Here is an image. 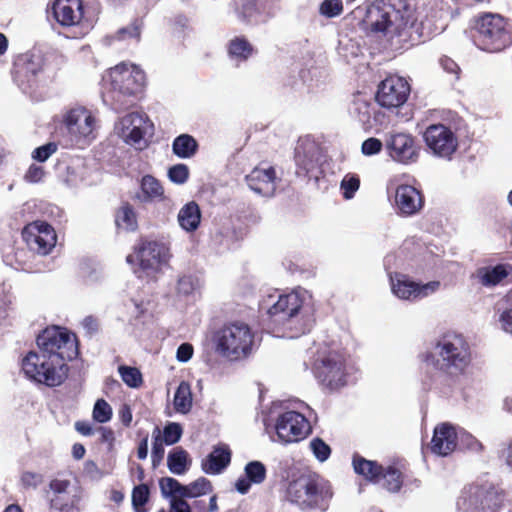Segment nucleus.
<instances>
[{"mask_svg":"<svg viewBox=\"0 0 512 512\" xmlns=\"http://www.w3.org/2000/svg\"><path fill=\"white\" fill-rule=\"evenodd\" d=\"M421 359L431 364L443 376L439 382L426 384L427 389L450 396L456 389L461 388V379L467 376L473 357L471 346L463 335L446 333L436 341L434 351L423 353Z\"/></svg>","mask_w":512,"mask_h":512,"instance_id":"f257e3e1","label":"nucleus"},{"mask_svg":"<svg viewBox=\"0 0 512 512\" xmlns=\"http://www.w3.org/2000/svg\"><path fill=\"white\" fill-rule=\"evenodd\" d=\"M333 496L331 482L310 470L293 475L285 492L286 500L302 512H326Z\"/></svg>","mask_w":512,"mask_h":512,"instance_id":"f03ea898","label":"nucleus"},{"mask_svg":"<svg viewBox=\"0 0 512 512\" xmlns=\"http://www.w3.org/2000/svg\"><path fill=\"white\" fill-rule=\"evenodd\" d=\"M108 76L113 108L123 112L134 107L145 89L144 71L134 64L122 62L110 68Z\"/></svg>","mask_w":512,"mask_h":512,"instance_id":"7ed1b4c3","label":"nucleus"},{"mask_svg":"<svg viewBox=\"0 0 512 512\" xmlns=\"http://www.w3.org/2000/svg\"><path fill=\"white\" fill-rule=\"evenodd\" d=\"M57 70L58 67H52V61L48 57L41 53L26 52L15 59L12 76L24 93L34 94L55 79Z\"/></svg>","mask_w":512,"mask_h":512,"instance_id":"20e7f679","label":"nucleus"},{"mask_svg":"<svg viewBox=\"0 0 512 512\" xmlns=\"http://www.w3.org/2000/svg\"><path fill=\"white\" fill-rule=\"evenodd\" d=\"M255 334L251 327L241 321L224 324L212 335L215 352L229 361L248 358L253 349Z\"/></svg>","mask_w":512,"mask_h":512,"instance_id":"39448f33","label":"nucleus"},{"mask_svg":"<svg viewBox=\"0 0 512 512\" xmlns=\"http://www.w3.org/2000/svg\"><path fill=\"white\" fill-rule=\"evenodd\" d=\"M311 370L325 389L336 391L347 385V359L343 352L328 345H320L312 354Z\"/></svg>","mask_w":512,"mask_h":512,"instance_id":"423d86ee","label":"nucleus"},{"mask_svg":"<svg viewBox=\"0 0 512 512\" xmlns=\"http://www.w3.org/2000/svg\"><path fill=\"white\" fill-rule=\"evenodd\" d=\"M21 366L28 379L47 387L62 385L70 370L67 363L53 358L44 351L28 352L22 359Z\"/></svg>","mask_w":512,"mask_h":512,"instance_id":"0eeeda50","label":"nucleus"},{"mask_svg":"<svg viewBox=\"0 0 512 512\" xmlns=\"http://www.w3.org/2000/svg\"><path fill=\"white\" fill-rule=\"evenodd\" d=\"M504 495L491 483L473 482L466 485L457 500L462 512H498L502 507Z\"/></svg>","mask_w":512,"mask_h":512,"instance_id":"6e6552de","label":"nucleus"},{"mask_svg":"<svg viewBox=\"0 0 512 512\" xmlns=\"http://www.w3.org/2000/svg\"><path fill=\"white\" fill-rule=\"evenodd\" d=\"M40 351H44L57 360H74L79 355L77 335L66 327L50 326L45 328L37 337Z\"/></svg>","mask_w":512,"mask_h":512,"instance_id":"1a4fd4ad","label":"nucleus"},{"mask_svg":"<svg viewBox=\"0 0 512 512\" xmlns=\"http://www.w3.org/2000/svg\"><path fill=\"white\" fill-rule=\"evenodd\" d=\"M476 40L482 50L500 52L512 43L508 23L499 14L485 13L476 21Z\"/></svg>","mask_w":512,"mask_h":512,"instance_id":"9d476101","label":"nucleus"},{"mask_svg":"<svg viewBox=\"0 0 512 512\" xmlns=\"http://www.w3.org/2000/svg\"><path fill=\"white\" fill-rule=\"evenodd\" d=\"M168 246L158 241L141 239L134 247V253L126 257L129 264L138 261L139 268L144 272H157L170 259Z\"/></svg>","mask_w":512,"mask_h":512,"instance_id":"9b49d317","label":"nucleus"},{"mask_svg":"<svg viewBox=\"0 0 512 512\" xmlns=\"http://www.w3.org/2000/svg\"><path fill=\"white\" fill-rule=\"evenodd\" d=\"M423 139L427 150L436 157L451 160L458 149V137L448 126L438 123L429 125Z\"/></svg>","mask_w":512,"mask_h":512,"instance_id":"f8f14e48","label":"nucleus"},{"mask_svg":"<svg viewBox=\"0 0 512 512\" xmlns=\"http://www.w3.org/2000/svg\"><path fill=\"white\" fill-rule=\"evenodd\" d=\"M401 0H376L367 7L363 23L373 32H385L395 22L402 19L399 9L396 8Z\"/></svg>","mask_w":512,"mask_h":512,"instance_id":"ddd939ff","label":"nucleus"},{"mask_svg":"<svg viewBox=\"0 0 512 512\" xmlns=\"http://www.w3.org/2000/svg\"><path fill=\"white\" fill-rule=\"evenodd\" d=\"M22 238L31 251L42 256L51 253L57 243L55 229L42 220L26 224L22 229Z\"/></svg>","mask_w":512,"mask_h":512,"instance_id":"4468645a","label":"nucleus"},{"mask_svg":"<svg viewBox=\"0 0 512 512\" xmlns=\"http://www.w3.org/2000/svg\"><path fill=\"white\" fill-rule=\"evenodd\" d=\"M410 91V84L405 78L389 75L378 85L375 99L381 107L398 108L406 103Z\"/></svg>","mask_w":512,"mask_h":512,"instance_id":"2eb2a0df","label":"nucleus"},{"mask_svg":"<svg viewBox=\"0 0 512 512\" xmlns=\"http://www.w3.org/2000/svg\"><path fill=\"white\" fill-rule=\"evenodd\" d=\"M275 429L278 439L287 444L306 438L311 431V426L303 414L297 411H286L278 416Z\"/></svg>","mask_w":512,"mask_h":512,"instance_id":"dca6fc26","label":"nucleus"},{"mask_svg":"<svg viewBox=\"0 0 512 512\" xmlns=\"http://www.w3.org/2000/svg\"><path fill=\"white\" fill-rule=\"evenodd\" d=\"M64 127L70 137V141L79 144L82 141L93 138L96 119L91 111L84 107L69 110L63 119Z\"/></svg>","mask_w":512,"mask_h":512,"instance_id":"f3484780","label":"nucleus"},{"mask_svg":"<svg viewBox=\"0 0 512 512\" xmlns=\"http://www.w3.org/2000/svg\"><path fill=\"white\" fill-rule=\"evenodd\" d=\"M385 148L388 156L401 164H412L419 158L420 147L416 138L408 133L390 134L385 141Z\"/></svg>","mask_w":512,"mask_h":512,"instance_id":"a211bd4d","label":"nucleus"},{"mask_svg":"<svg viewBox=\"0 0 512 512\" xmlns=\"http://www.w3.org/2000/svg\"><path fill=\"white\" fill-rule=\"evenodd\" d=\"M71 486L69 479L54 478L49 482V509L50 512H78L82 499L81 490L71 496L68 489Z\"/></svg>","mask_w":512,"mask_h":512,"instance_id":"6ab92c4d","label":"nucleus"},{"mask_svg":"<svg viewBox=\"0 0 512 512\" xmlns=\"http://www.w3.org/2000/svg\"><path fill=\"white\" fill-rule=\"evenodd\" d=\"M149 124L150 120L147 114L131 112L120 120V135L126 143L142 150L147 146L144 136Z\"/></svg>","mask_w":512,"mask_h":512,"instance_id":"aec40b11","label":"nucleus"},{"mask_svg":"<svg viewBox=\"0 0 512 512\" xmlns=\"http://www.w3.org/2000/svg\"><path fill=\"white\" fill-rule=\"evenodd\" d=\"M277 175L273 166L261 162L246 175L245 181L249 188L264 197H271L277 189Z\"/></svg>","mask_w":512,"mask_h":512,"instance_id":"412c9836","label":"nucleus"},{"mask_svg":"<svg viewBox=\"0 0 512 512\" xmlns=\"http://www.w3.org/2000/svg\"><path fill=\"white\" fill-rule=\"evenodd\" d=\"M52 16L62 27H74L84 18L83 0H54L51 5Z\"/></svg>","mask_w":512,"mask_h":512,"instance_id":"4be33fe9","label":"nucleus"},{"mask_svg":"<svg viewBox=\"0 0 512 512\" xmlns=\"http://www.w3.org/2000/svg\"><path fill=\"white\" fill-rule=\"evenodd\" d=\"M304 301L303 294L297 290L281 294L278 300L268 309V314L280 321L289 320L300 312Z\"/></svg>","mask_w":512,"mask_h":512,"instance_id":"5701e85b","label":"nucleus"},{"mask_svg":"<svg viewBox=\"0 0 512 512\" xmlns=\"http://www.w3.org/2000/svg\"><path fill=\"white\" fill-rule=\"evenodd\" d=\"M395 203L401 215L412 216L424 206V196L414 186L402 184L397 187Z\"/></svg>","mask_w":512,"mask_h":512,"instance_id":"b1692460","label":"nucleus"},{"mask_svg":"<svg viewBox=\"0 0 512 512\" xmlns=\"http://www.w3.org/2000/svg\"><path fill=\"white\" fill-rule=\"evenodd\" d=\"M457 432L453 425L442 423L435 427L430 449L434 454L447 456L457 447Z\"/></svg>","mask_w":512,"mask_h":512,"instance_id":"393cba45","label":"nucleus"},{"mask_svg":"<svg viewBox=\"0 0 512 512\" xmlns=\"http://www.w3.org/2000/svg\"><path fill=\"white\" fill-rule=\"evenodd\" d=\"M439 287V281H431L420 285L414 281L404 278L398 279L397 282L393 284L392 289L395 295L399 298L409 300L428 296L430 293L437 291Z\"/></svg>","mask_w":512,"mask_h":512,"instance_id":"a878e982","label":"nucleus"},{"mask_svg":"<svg viewBox=\"0 0 512 512\" xmlns=\"http://www.w3.org/2000/svg\"><path fill=\"white\" fill-rule=\"evenodd\" d=\"M316 154V147L299 146L296 148L295 163L297 175L307 177L308 179H318L319 163Z\"/></svg>","mask_w":512,"mask_h":512,"instance_id":"bb28decb","label":"nucleus"},{"mask_svg":"<svg viewBox=\"0 0 512 512\" xmlns=\"http://www.w3.org/2000/svg\"><path fill=\"white\" fill-rule=\"evenodd\" d=\"M231 450L225 444L213 447L212 452L202 460L201 468L206 474H220L231 462Z\"/></svg>","mask_w":512,"mask_h":512,"instance_id":"cd10ccee","label":"nucleus"},{"mask_svg":"<svg viewBox=\"0 0 512 512\" xmlns=\"http://www.w3.org/2000/svg\"><path fill=\"white\" fill-rule=\"evenodd\" d=\"M245 477L239 478L235 483L236 490L241 494H246L251 488V484H261L267 476V469L260 461L248 462L244 468Z\"/></svg>","mask_w":512,"mask_h":512,"instance_id":"c85d7f7f","label":"nucleus"},{"mask_svg":"<svg viewBox=\"0 0 512 512\" xmlns=\"http://www.w3.org/2000/svg\"><path fill=\"white\" fill-rule=\"evenodd\" d=\"M352 466L356 474L371 483H380L383 466L377 461L368 460L358 453L352 457Z\"/></svg>","mask_w":512,"mask_h":512,"instance_id":"c756f323","label":"nucleus"},{"mask_svg":"<svg viewBox=\"0 0 512 512\" xmlns=\"http://www.w3.org/2000/svg\"><path fill=\"white\" fill-rule=\"evenodd\" d=\"M180 227L187 232H194L201 222V210L195 201L186 203L178 213Z\"/></svg>","mask_w":512,"mask_h":512,"instance_id":"7c9ffc66","label":"nucleus"},{"mask_svg":"<svg viewBox=\"0 0 512 512\" xmlns=\"http://www.w3.org/2000/svg\"><path fill=\"white\" fill-rule=\"evenodd\" d=\"M256 52L245 36H235L227 43L228 56L238 62L247 61Z\"/></svg>","mask_w":512,"mask_h":512,"instance_id":"2f4dec72","label":"nucleus"},{"mask_svg":"<svg viewBox=\"0 0 512 512\" xmlns=\"http://www.w3.org/2000/svg\"><path fill=\"white\" fill-rule=\"evenodd\" d=\"M115 225L126 231H135L138 228L137 214L129 202H123L115 211Z\"/></svg>","mask_w":512,"mask_h":512,"instance_id":"473e14b6","label":"nucleus"},{"mask_svg":"<svg viewBox=\"0 0 512 512\" xmlns=\"http://www.w3.org/2000/svg\"><path fill=\"white\" fill-rule=\"evenodd\" d=\"M508 274L509 272L507 271L506 266L498 264L494 267H483L478 269L475 277L481 285L490 287L499 284L508 276Z\"/></svg>","mask_w":512,"mask_h":512,"instance_id":"72a5a7b5","label":"nucleus"},{"mask_svg":"<svg viewBox=\"0 0 512 512\" xmlns=\"http://www.w3.org/2000/svg\"><path fill=\"white\" fill-rule=\"evenodd\" d=\"M140 188L142 195L139 198L143 202L164 199V188L160 181L152 175L142 177Z\"/></svg>","mask_w":512,"mask_h":512,"instance_id":"f704fd0d","label":"nucleus"},{"mask_svg":"<svg viewBox=\"0 0 512 512\" xmlns=\"http://www.w3.org/2000/svg\"><path fill=\"white\" fill-rule=\"evenodd\" d=\"M198 148V142L189 134L177 136L172 143L173 153L182 159L193 157L197 153Z\"/></svg>","mask_w":512,"mask_h":512,"instance_id":"c9c22d12","label":"nucleus"},{"mask_svg":"<svg viewBox=\"0 0 512 512\" xmlns=\"http://www.w3.org/2000/svg\"><path fill=\"white\" fill-rule=\"evenodd\" d=\"M404 482V474L400 468L396 465H389L387 467H383V472L381 473V481L382 487L389 492H398L400 491Z\"/></svg>","mask_w":512,"mask_h":512,"instance_id":"e433bc0d","label":"nucleus"},{"mask_svg":"<svg viewBox=\"0 0 512 512\" xmlns=\"http://www.w3.org/2000/svg\"><path fill=\"white\" fill-rule=\"evenodd\" d=\"M167 466L173 474L183 475L190 466L188 452L182 447L172 449L167 456Z\"/></svg>","mask_w":512,"mask_h":512,"instance_id":"4c0bfd02","label":"nucleus"},{"mask_svg":"<svg viewBox=\"0 0 512 512\" xmlns=\"http://www.w3.org/2000/svg\"><path fill=\"white\" fill-rule=\"evenodd\" d=\"M174 407L177 412L188 413L192 407V392L188 382L182 381L174 395Z\"/></svg>","mask_w":512,"mask_h":512,"instance_id":"58836bf2","label":"nucleus"},{"mask_svg":"<svg viewBox=\"0 0 512 512\" xmlns=\"http://www.w3.org/2000/svg\"><path fill=\"white\" fill-rule=\"evenodd\" d=\"M184 488V498H198L213 491L211 481L205 477H199L190 484L184 485Z\"/></svg>","mask_w":512,"mask_h":512,"instance_id":"ea45409f","label":"nucleus"},{"mask_svg":"<svg viewBox=\"0 0 512 512\" xmlns=\"http://www.w3.org/2000/svg\"><path fill=\"white\" fill-rule=\"evenodd\" d=\"M236 15L244 24H251L253 19L260 15L257 0H241L236 8Z\"/></svg>","mask_w":512,"mask_h":512,"instance_id":"a19ab883","label":"nucleus"},{"mask_svg":"<svg viewBox=\"0 0 512 512\" xmlns=\"http://www.w3.org/2000/svg\"><path fill=\"white\" fill-rule=\"evenodd\" d=\"M150 498V489L147 484H139L132 490L131 500L135 512H147L146 504Z\"/></svg>","mask_w":512,"mask_h":512,"instance_id":"79ce46f5","label":"nucleus"},{"mask_svg":"<svg viewBox=\"0 0 512 512\" xmlns=\"http://www.w3.org/2000/svg\"><path fill=\"white\" fill-rule=\"evenodd\" d=\"M142 26V20L136 18L128 26L118 29L114 38L119 41L133 39L136 42H139L141 39Z\"/></svg>","mask_w":512,"mask_h":512,"instance_id":"37998d69","label":"nucleus"},{"mask_svg":"<svg viewBox=\"0 0 512 512\" xmlns=\"http://www.w3.org/2000/svg\"><path fill=\"white\" fill-rule=\"evenodd\" d=\"M152 452H151V460L152 466L154 468L158 467L164 459L165 449L164 444L165 441L162 438V433L159 427H155L152 434Z\"/></svg>","mask_w":512,"mask_h":512,"instance_id":"c03bdc74","label":"nucleus"},{"mask_svg":"<svg viewBox=\"0 0 512 512\" xmlns=\"http://www.w3.org/2000/svg\"><path fill=\"white\" fill-rule=\"evenodd\" d=\"M118 371L123 382L127 386L131 388H138L143 384L142 374L138 368L121 365L119 366Z\"/></svg>","mask_w":512,"mask_h":512,"instance_id":"a18cd8bd","label":"nucleus"},{"mask_svg":"<svg viewBox=\"0 0 512 512\" xmlns=\"http://www.w3.org/2000/svg\"><path fill=\"white\" fill-rule=\"evenodd\" d=\"M161 491L164 495L172 496V498H181L184 494V485L177 479L172 477H164L159 482Z\"/></svg>","mask_w":512,"mask_h":512,"instance_id":"49530a36","label":"nucleus"},{"mask_svg":"<svg viewBox=\"0 0 512 512\" xmlns=\"http://www.w3.org/2000/svg\"><path fill=\"white\" fill-rule=\"evenodd\" d=\"M113 415L110 404L105 399H98L93 407L92 417L98 423H106Z\"/></svg>","mask_w":512,"mask_h":512,"instance_id":"de8ad7c7","label":"nucleus"},{"mask_svg":"<svg viewBox=\"0 0 512 512\" xmlns=\"http://www.w3.org/2000/svg\"><path fill=\"white\" fill-rule=\"evenodd\" d=\"M341 190L345 199L354 197L360 187V178L357 174H347L341 181Z\"/></svg>","mask_w":512,"mask_h":512,"instance_id":"09e8293b","label":"nucleus"},{"mask_svg":"<svg viewBox=\"0 0 512 512\" xmlns=\"http://www.w3.org/2000/svg\"><path fill=\"white\" fill-rule=\"evenodd\" d=\"M190 172L186 164H175L168 170V178L175 184H184L189 178Z\"/></svg>","mask_w":512,"mask_h":512,"instance_id":"8fccbe9b","label":"nucleus"},{"mask_svg":"<svg viewBox=\"0 0 512 512\" xmlns=\"http://www.w3.org/2000/svg\"><path fill=\"white\" fill-rule=\"evenodd\" d=\"M319 12L327 18L339 16L343 12V3L341 0H324L320 4Z\"/></svg>","mask_w":512,"mask_h":512,"instance_id":"3c124183","label":"nucleus"},{"mask_svg":"<svg viewBox=\"0 0 512 512\" xmlns=\"http://www.w3.org/2000/svg\"><path fill=\"white\" fill-rule=\"evenodd\" d=\"M310 447L313 454L320 462L326 461L331 454L330 446L326 444L321 438H314L310 442Z\"/></svg>","mask_w":512,"mask_h":512,"instance_id":"603ef678","label":"nucleus"},{"mask_svg":"<svg viewBox=\"0 0 512 512\" xmlns=\"http://www.w3.org/2000/svg\"><path fill=\"white\" fill-rule=\"evenodd\" d=\"M182 435V427L178 423H169L163 429L162 438L167 445H173L179 441Z\"/></svg>","mask_w":512,"mask_h":512,"instance_id":"864d4df0","label":"nucleus"},{"mask_svg":"<svg viewBox=\"0 0 512 512\" xmlns=\"http://www.w3.org/2000/svg\"><path fill=\"white\" fill-rule=\"evenodd\" d=\"M21 485L25 489H36L43 483V475L37 472L24 471L20 477Z\"/></svg>","mask_w":512,"mask_h":512,"instance_id":"5fc2aeb1","label":"nucleus"},{"mask_svg":"<svg viewBox=\"0 0 512 512\" xmlns=\"http://www.w3.org/2000/svg\"><path fill=\"white\" fill-rule=\"evenodd\" d=\"M197 287V280L191 275H184L177 281V292L182 295H190Z\"/></svg>","mask_w":512,"mask_h":512,"instance_id":"6e6d98bb","label":"nucleus"},{"mask_svg":"<svg viewBox=\"0 0 512 512\" xmlns=\"http://www.w3.org/2000/svg\"><path fill=\"white\" fill-rule=\"evenodd\" d=\"M354 111L360 122L363 124L370 123L372 112L371 104L364 100H357L354 102Z\"/></svg>","mask_w":512,"mask_h":512,"instance_id":"4d7b16f0","label":"nucleus"},{"mask_svg":"<svg viewBox=\"0 0 512 512\" xmlns=\"http://www.w3.org/2000/svg\"><path fill=\"white\" fill-rule=\"evenodd\" d=\"M58 149V146L54 142H49L45 145L37 147L33 153L32 158L39 162H45L52 154Z\"/></svg>","mask_w":512,"mask_h":512,"instance_id":"13d9d810","label":"nucleus"},{"mask_svg":"<svg viewBox=\"0 0 512 512\" xmlns=\"http://www.w3.org/2000/svg\"><path fill=\"white\" fill-rule=\"evenodd\" d=\"M507 307L500 315L503 329L512 334V292L506 296Z\"/></svg>","mask_w":512,"mask_h":512,"instance_id":"bf43d9fd","label":"nucleus"},{"mask_svg":"<svg viewBox=\"0 0 512 512\" xmlns=\"http://www.w3.org/2000/svg\"><path fill=\"white\" fill-rule=\"evenodd\" d=\"M383 144L378 138H368L362 143V153L367 156L378 154L382 150Z\"/></svg>","mask_w":512,"mask_h":512,"instance_id":"052dcab7","label":"nucleus"},{"mask_svg":"<svg viewBox=\"0 0 512 512\" xmlns=\"http://www.w3.org/2000/svg\"><path fill=\"white\" fill-rule=\"evenodd\" d=\"M439 63L445 72L454 75L456 79H459L461 70L459 65L452 58L442 56L439 59Z\"/></svg>","mask_w":512,"mask_h":512,"instance_id":"680f3d73","label":"nucleus"},{"mask_svg":"<svg viewBox=\"0 0 512 512\" xmlns=\"http://www.w3.org/2000/svg\"><path fill=\"white\" fill-rule=\"evenodd\" d=\"M44 174L45 172L42 166L32 164L26 171L24 179L29 183H37L43 178Z\"/></svg>","mask_w":512,"mask_h":512,"instance_id":"e2e57ef3","label":"nucleus"},{"mask_svg":"<svg viewBox=\"0 0 512 512\" xmlns=\"http://www.w3.org/2000/svg\"><path fill=\"white\" fill-rule=\"evenodd\" d=\"M96 431L100 432V443H106L108 444V449L112 450L114 447L115 442V433L114 431L109 427L99 426L97 427Z\"/></svg>","mask_w":512,"mask_h":512,"instance_id":"0e129e2a","label":"nucleus"},{"mask_svg":"<svg viewBox=\"0 0 512 512\" xmlns=\"http://www.w3.org/2000/svg\"><path fill=\"white\" fill-rule=\"evenodd\" d=\"M461 444L468 450L479 452L483 450L482 443L471 434H464L461 437Z\"/></svg>","mask_w":512,"mask_h":512,"instance_id":"69168bd1","label":"nucleus"},{"mask_svg":"<svg viewBox=\"0 0 512 512\" xmlns=\"http://www.w3.org/2000/svg\"><path fill=\"white\" fill-rule=\"evenodd\" d=\"M194 353L193 345L190 343H182L176 352V358L179 362L189 361Z\"/></svg>","mask_w":512,"mask_h":512,"instance_id":"338daca9","label":"nucleus"},{"mask_svg":"<svg viewBox=\"0 0 512 512\" xmlns=\"http://www.w3.org/2000/svg\"><path fill=\"white\" fill-rule=\"evenodd\" d=\"M171 512H192V508L184 497H174L171 500Z\"/></svg>","mask_w":512,"mask_h":512,"instance_id":"774afa93","label":"nucleus"}]
</instances>
